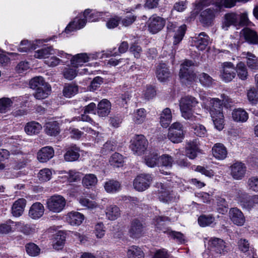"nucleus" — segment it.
I'll use <instances>...</instances> for the list:
<instances>
[{
  "instance_id": "c9c22d12",
  "label": "nucleus",
  "mask_w": 258,
  "mask_h": 258,
  "mask_svg": "<svg viewBox=\"0 0 258 258\" xmlns=\"http://www.w3.org/2000/svg\"><path fill=\"white\" fill-rule=\"evenodd\" d=\"M105 214L108 220L113 221L120 217V210L116 205H109L106 207Z\"/></svg>"
},
{
  "instance_id": "412c9836",
  "label": "nucleus",
  "mask_w": 258,
  "mask_h": 258,
  "mask_svg": "<svg viewBox=\"0 0 258 258\" xmlns=\"http://www.w3.org/2000/svg\"><path fill=\"white\" fill-rule=\"evenodd\" d=\"M229 216L230 220L237 226L244 225L245 219L242 212L236 208H231L229 212Z\"/></svg>"
},
{
  "instance_id": "de8ad7c7",
  "label": "nucleus",
  "mask_w": 258,
  "mask_h": 258,
  "mask_svg": "<svg viewBox=\"0 0 258 258\" xmlns=\"http://www.w3.org/2000/svg\"><path fill=\"white\" fill-rule=\"evenodd\" d=\"M246 196L247 195H243L241 197L238 198V202L243 208H245L248 210H250L251 209L256 208L257 207L255 203L253 202V199L252 197H250L248 201H246L244 199V197H246Z\"/></svg>"
},
{
  "instance_id": "20e7f679",
  "label": "nucleus",
  "mask_w": 258,
  "mask_h": 258,
  "mask_svg": "<svg viewBox=\"0 0 258 258\" xmlns=\"http://www.w3.org/2000/svg\"><path fill=\"white\" fill-rule=\"evenodd\" d=\"M198 103L197 99L190 96L182 97L179 101V107L182 116L186 119H192V109Z\"/></svg>"
},
{
  "instance_id": "bb28decb",
  "label": "nucleus",
  "mask_w": 258,
  "mask_h": 258,
  "mask_svg": "<svg viewBox=\"0 0 258 258\" xmlns=\"http://www.w3.org/2000/svg\"><path fill=\"white\" fill-rule=\"evenodd\" d=\"M80 148L75 145L71 146L64 154V160L67 162H73L80 157Z\"/></svg>"
},
{
  "instance_id": "72a5a7b5",
  "label": "nucleus",
  "mask_w": 258,
  "mask_h": 258,
  "mask_svg": "<svg viewBox=\"0 0 258 258\" xmlns=\"http://www.w3.org/2000/svg\"><path fill=\"white\" fill-rule=\"evenodd\" d=\"M214 0H200L195 4L194 10L191 12V15L189 18V21L194 19L197 16L200 11L204 7H207L211 4L215 5Z\"/></svg>"
},
{
  "instance_id": "052dcab7",
  "label": "nucleus",
  "mask_w": 258,
  "mask_h": 258,
  "mask_svg": "<svg viewBox=\"0 0 258 258\" xmlns=\"http://www.w3.org/2000/svg\"><path fill=\"white\" fill-rule=\"evenodd\" d=\"M52 174V171L50 169L43 168L39 171L38 177L40 181L46 182L51 178Z\"/></svg>"
},
{
  "instance_id": "4468645a",
  "label": "nucleus",
  "mask_w": 258,
  "mask_h": 258,
  "mask_svg": "<svg viewBox=\"0 0 258 258\" xmlns=\"http://www.w3.org/2000/svg\"><path fill=\"white\" fill-rule=\"evenodd\" d=\"M152 178L150 174H142L138 175L134 181L133 186L135 189L143 191L148 188Z\"/></svg>"
},
{
  "instance_id": "603ef678",
  "label": "nucleus",
  "mask_w": 258,
  "mask_h": 258,
  "mask_svg": "<svg viewBox=\"0 0 258 258\" xmlns=\"http://www.w3.org/2000/svg\"><path fill=\"white\" fill-rule=\"evenodd\" d=\"M31 88L37 90L38 88H42L45 85H49L46 83L42 77H36L31 80L29 83Z\"/></svg>"
},
{
  "instance_id": "4be33fe9",
  "label": "nucleus",
  "mask_w": 258,
  "mask_h": 258,
  "mask_svg": "<svg viewBox=\"0 0 258 258\" xmlns=\"http://www.w3.org/2000/svg\"><path fill=\"white\" fill-rule=\"evenodd\" d=\"M238 247L239 249L242 252L247 255V258H258L253 248L250 247L249 243L245 239H240L238 241Z\"/></svg>"
},
{
  "instance_id": "b1692460",
  "label": "nucleus",
  "mask_w": 258,
  "mask_h": 258,
  "mask_svg": "<svg viewBox=\"0 0 258 258\" xmlns=\"http://www.w3.org/2000/svg\"><path fill=\"white\" fill-rule=\"evenodd\" d=\"M212 151L213 156L218 160H223L227 157V149L221 143L215 144L212 149Z\"/></svg>"
},
{
  "instance_id": "a18cd8bd",
  "label": "nucleus",
  "mask_w": 258,
  "mask_h": 258,
  "mask_svg": "<svg viewBox=\"0 0 258 258\" xmlns=\"http://www.w3.org/2000/svg\"><path fill=\"white\" fill-rule=\"evenodd\" d=\"M216 8L215 10L208 8L201 12L200 21L204 24H208L210 21L215 17V15L217 12Z\"/></svg>"
},
{
  "instance_id": "5fc2aeb1",
  "label": "nucleus",
  "mask_w": 258,
  "mask_h": 258,
  "mask_svg": "<svg viewBox=\"0 0 258 258\" xmlns=\"http://www.w3.org/2000/svg\"><path fill=\"white\" fill-rule=\"evenodd\" d=\"M247 189L255 192H258V176L250 177L246 181Z\"/></svg>"
},
{
  "instance_id": "58836bf2",
  "label": "nucleus",
  "mask_w": 258,
  "mask_h": 258,
  "mask_svg": "<svg viewBox=\"0 0 258 258\" xmlns=\"http://www.w3.org/2000/svg\"><path fill=\"white\" fill-rule=\"evenodd\" d=\"M66 240V234L64 232L59 231L56 233L53 241V247L54 249L59 250L61 249Z\"/></svg>"
},
{
  "instance_id": "dca6fc26",
  "label": "nucleus",
  "mask_w": 258,
  "mask_h": 258,
  "mask_svg": "<svg viewBox=\"0 0 258 258\" xmlns=\"http://www.w3.org/2000/svg\"><path fill=\"white\" fill-rule=\"evenodd\" d=\"M231 175L235 180L242 179L245 175L246 167L244 164L237 162L230 166Z\"/></svg>"
},
{
  "instance_id": "aec40b11",
  "label": "nucleus",
  "mask_w": 258,
  "mask_h": 258,
  "mask_svg": "<svg viewBox=\"0 0 258 258\" xmlns=\"http://www.w3.org/2000/svg\"><path fill=\"white\" fill-rule=\"evenodd\" d=\"M84 220V216L77 211L69 212L65 216L66 221L72 226H79Z\"/></svg>"
},
{
  "instance_id": "5701e85b",
  "label": "nucleus",
  "mask_w": 258,
  "mask_h": 258,
  "mask_svg": "<svg viewBox=\"0 0 258 258\" xmlns=\"http://www.w3.org/2000/svg\"><path fill=\"white\" fill-rule=\"evenodd\" d=\"M44 212L43 205L39 202H36L30 207L29 216L33 219H38L43 215Z\"/></svg>"
},
{
  "instance_id": "ddd939ff",
  "label": "nucleus",
  "mask_w": 258,
  "mask_h": 258,
  "mask_svg": "<svg viewBox=\"0 0 258 258\" xmlns=\"http://www.w3.org/2000/svg\"><path fill=\"white\" fill-rule=\"evenodd\" d=\"M167 28L168 32H174L173 36V44L177 45L179 43L184 36L186 30V26L183 24L179 27H177L175 23L169 22L167 24Z\"/></svg>"
},
{
  "instance_id": "2f4dec72",
  "label": "nucleus",
  "mask_w": 258,
  "mask_h": 258,
  "mask_svg": "<svg viewBox=\"0 0 258 258\" xmlns=\"http://www.w3.org/2000/svg\"><path fill=\"white\" fill-rule=\"evenodd\" d=\"M96 107V104L92 102L86 106L84 109V114H82L81 119L83 121H88L96 127H99L98 123H96L88 115V113L95 114L94 111Z\"/></svg>"
},
{
  "instance_id": "774afa93",
  "label": "nucleus",
  "mask_w": 258,
  "mask_h": 258,
  "mask_svg": "<svg viewBox=\"0 0 258 258\" xmlns=\"http://www.w3.org/2000/svg\"><path fill=\"white\" fill-rule=\"evenodd\" d=\"M25 247L27 253L29 255L33 256L37 255L40 251V249L38 246L33 243L27 244Z\"/></svg>"
},
{
  "instance_id": "49530a36",
  "label": "nucleus",
  "mask_w": 258,
  "mask_h": 258,
  "mask_svg": "<svg viewBox=\"0 0 258 258\" xmlns=\"http://www.w3.org/2000/svg\"><path fill=\"white\" fill-rule=\"evenodd\" d=\"M104 187L107 192L114 193L120 190V184L117 181L110 180L105 182Z\"/></svg>"
},
{
  "instance_id": "f704fd0d",
  "label": "nucleus",
  "mask_w": 258,
  "mask_h": 258,
  "mask_svg": "<svg viewBox=\"0 0 258 258\" xmlns=\"http://www.w3.org/2000/svg\"><path fill=\"white\" fill-rule=\"evenodd\" d=\"M97 183L98 178L97 176L94 174H86L82 178V185L87 189H90L95 186Z\"/></svg>"
},
{
  "instance_id": "9b49d317",
  "label": "nucleus",
  "mask_w": 258,
  "mask_h": 258,
  "mask_svg": "<svg viewBox=\"0 0 258 258\" xmlns=\"http://www.w3.org/2000/svg\"><path fill=\"white\" fill-rule=\"evenodd\" d=\"M165 22L164 18L153 15L149 18L147 22L148 31L152 34H156L164 28Z\"/></svg>"
},
{
  "instance_id": "7ed1b4c3",
  "label": "nucleus",
  "mask_w": 258,
  "mask_h": 258,
  "mask_svg": "<svg viewBox=\"0 0 258 258\" xmlns=\"http://www.w3.org/2000/svg\"><path fill=\"white\" fill-rule=\"evenodd\" d=\"M248 23L247 13L240 14L234 12L228 13L224 16L222 27L225 30H227L230 26H234L238 29L240 27L247 25Z\"/></svg>"
},
{
  "instance_id": "3c124183",
  "label": "nucleus",
  "mask_w": 258,
  "mask_h": 258,
  "mask_svg": "<svg viewBox=\"0 0 258 258\" xmlns=\"http://www.w3.org/2000/svg\"><path fill=\"white\" fill-rule=\"evenodd\" d=\"M246 55V63L248 67L252 70H258L257 58H255V56L250 52H247Z\"/></svg>"
},
{
  "instance_id": "f03ea898",
  "label": "nucleus",
  "mask_w": 258,
  "mask_h": 258,
  "mask_svg": "<svg viewBox=\"0 0 258 258\" xmlns=\"http://www.w3.org/2000/svg\"><path fill=\"white\" fill-rule=\"evenodd\" d=\"M110 16L108 12H98L94 10H86L83 14L75 18L74 21L69 23L65 29L64 33L70 34L72 32L83 28L87 22H93L99 20H105Z\"/></svg>"
},
{
  "instance_id": "6ab92c4d",
  "label": "nucleus",
  "mask_w": 258,
  "mask_h": 258,
  "mask_svg": "<svg viewBox=\"0 0 258 258\" xmlns=\"http://www.w3.org/2000/svg\"><path fill=\"white\" fill-rule=\"evenodd\" d=\"M128 233L133 238H139L144 234V227L140 221L134 220L131 224Z\"/></svg>"
},
{
  "instance_id": "2eb2a0df",
  "label": "nucleus",
  "mask_w": 258,
  "mask_h": 258,
  "mask_svg": "<svg viewBox=\"0 0 258 258\" xmlns=\"http://www.w3.org/2000/svg\"><path fill=\"white\" fill-rule=\"evenodd\" d=\"M220 77L221 79L226 83L231 81L234 78L235 68L231 62H226L223 63Z\"/></svg>"
},
{
  "instance_id": "cd10ccee",
  "label": "nucleus",
  "mask_w": 258,
  "mask_h": 258,
  "mask_svg": "<svg viewBox=\"0 0 258 258\" xmlns=\"http://www.w3.org/2000/svg\"><path fill=\"white\" fill-rule=\"evenodd\" d=\"M111 105L107 99H102L97 106V114L99 117H105L107 116L110 112Z\"/></svg>"
},
{
  "instance_id": "c756f323",
  "label": "nucleus",
  "mask_w": 258,
  "mask_h": 258,
  "mask_svg": "<svg viewBox=\"0 0 258 258\" xmlns=\"http://www.w3.org/2000/svg\"><path fill=\"white\" fill-rule=\"evenodd\" d=\"M26 205V201L24 199H19L13 204L12 208V213L15 217L21 216L24 211Z\"/></svg>"
},
{
  "instance_id": "4c0bfd02",
  "label": "nucleus",
  "mask_w": 258,
  "mask_h": 258,
  "mask_svg": "<svg viewBox=\"0 0 258 258\" xmlns=\"http://www.w3.org/2000/svg\"><path fill=\"white\" fill-rule=\"evenodd\" d=\"M232 117L236 122H244L248 119V115L244 109L237 108L233 110Z\"/></svg>"
},
{
  "instance_id": "09e8293b",
  "label": "nucleus",
  "mask_w": 258,
  "mask_h": 258,
  "mask_svg": "<svg viewBox=\"0 0 258 258\" xmlns=\"http://www.w3.org/2000/svg\"><path fill=\"white\" fill-rule=\"evenodd\" d=\"M13 100L10 98L3 97L0 99V112L6 113L13 107Z\"/></svg>"
},
{
  "instance_id": "bf43d9fd",
  "label": "nucleus",
  "mask_w": 258,
  "mask_h": 258,
  "mask_svg": "<svg viewBox=\"0 0 258 258\" xmlns=\"http://www.w3.org/2000/svg\"><path fill=\"white\" fill-rule=\"evenodd\" d=\"M80 205L88 209H94L97 207V204L93 201L90 200L86 197L81 196L78 199Z\"/></svg>"
},
{
  "instance_id": "c85d7f7f",
  "label": "nucleus",
  "mask_w": 258,
  "mask_h": 258,
  "mask_svg": "<svg viewBox=\"0 0 258 258\" xmlns=\"http://www.w3.org/2000/svg\"><path fill=\"white\" fill-rule=\"evenodd\" d=\"M194 45L200 50H205L208 45L209 41V36L205 33L202 32L195 37Z\"/></svg>"
},
{
  "instance_id": "6e6d98bb",
  "label": "nucleus",
  "mask_w": 258,
  "mask_h": 258,
  "mask_svg": "<svg viewBox=\"0 0 258 258\" xmlns=\"http://www.w3.org/2000/svg\"><path fill=\"white\" fill-rule=\"evenodd\" d=\"M146 164L150 167H154L159 165V157L157 153H151L145 159Z\"/></svg>"
},
{
  "instance_id": "6e6552de",
  "label": "nucleus",
  "mask_w": 258,
  "mask_h": 258,
  "mask_svg": "<svg viewBox=\"0 0 258 258\" xmlns=\"http://www.w3.org/2000/svg\"><path fill=\"white\" fill-rule=\"evenodd\" d=\"M130 148L134 153L137 155L143 154L146 151L148 142L142 135L135 136L131 141Z\"/></svg>"
},
{
  "instance_id": "393cba45",
  "label": "nucleus",
  "mask_w": 258,
  "mask_h": 258,
  "mask_svg": "<svg viewBox=\"0 0 258 258\" xmlns=\"http://www.w3.org/2000/svg\"><path fill=\"white\" fill-rule=\"evenodd\" d=\"M54 156V150L51 147L47 146L41 149L37 153V159L41 163L46 162Z\"/></svg>"
},
{
  "instance_id": "4d7b16f0",
  "label": "nucleus",
  "mask_w": 258,
  "mask_h": 258,
  "mask_svg": "<svg viewBox=\"0 0 258 258\" xmlns=\"http://www.w3.org/2000/svg\"><path fill=\"white\" fill-rule=\"evenodd\" d=\"M173 158L167 154H164L159 157V164L161 166L170 168L173 163Z\"/></svg>"
},
{
  "instance_id": "f8f14e48",
  "label": "nucleus",
  "mask_w": 258,
  "mask_h": 258,
  "mask_svg": "<svg viewBox=\"0 0 258 258\" xmlns=\"http://www.w3.org/2000/svg\"><path fill=\"white\" fill-rule=\"evenodd\" d=\"M207 246L208 249L217 253L224 254L227 251L226 242L219 238H211L208 240Z\"/></svg>"
},
{
  "instance_id": "79ce46f5",
  "label": "nucleus",
  "mask_w": 258,
  "mask_h": 258,
  "mask_svg": "<svg viewBox=\"0 0 258 258\" xmlns=\"http://www.w3.org/2000/svg\"><path fill=\"white\" fill-rule=\"evenodd\" d=\"M125 158L118 153L112 155L109 159L110 165L114 167H120L123 166Z\"/></svg>"
},
{
  "instance_id": "473e14b6",
  "label": "nucleus",
  "mask_w": 258,
  "mask_h": 258,
  "mask_svg": "<svg viewBox=\"0 0 258 258\" xmlns=\"http://www.w3.org/2000/svg\"><path fill=\"white\" fill-rule=\"evenodd\" d=\"M159 186L161 187V189L159 190V198L161 201L167 203L174 200L175 198L174 195L171 193L164 184L160 183Z\"/></svg>"
},
{
  "instance_id": "423d86ee",
  "label": "nucleus",
  "mask_w": 258,
  "mask_h": 258,
  "mask_svg": "<svg viewBox=\"0 0 258 258\" xmlns=\"http://www.w3.org/2000/svg\"><path fill=\"white\" fill-rule=\"evenodd\" d=\"M52 55H56L60 58L69 59L71 56V54L68 53L63 50L54 49L52 46H48L39 49L35 51L34 57L38 59H43L44 60Z\"/></svg>"
},
{
  "instance_id": "f257e3e1",
  "label": "nucleus",
  "mask_w": 258,
  "mask_h": 258,
  "mask_svg": "<svg viewBox=\"0 0 258 258\" xmlns=\"http://www.w3.org/2000/svg\"><path fill=\"white\" fill-rule=\"evenodd\" d=\"M201 98L203 100V105L210 112L213 123L216 129H223L224 115L222 112L223 104L227 102V96L224 94L221 95L222 100L217 98H205L200 95Z\"/></svg>"
},
{
  "instance_id": "338daca9",
  "label": "nucleus",
  "mask_w": 258,
  "mask_h": 258,
  "mask_svg": "<svg viewBox=\"0 0 258 258\" xmlns=\"http://www.w3.org/2000/svg\"><path fill=\"white\" fill-rule=\"evenodd\" d=\"M201 84L205 87H209L211 85L213 81L212 78L207 74L202 73L198 76Z\"/></svg>"
},
{
  "instance_id": "a19ab883",
  "label": "nucleus",
  "mask_w": 258,
  "mask_h": 258,
  "mask_svg": "<svg viewBox=\"0 0 258 258\" xmlns=\"http://www.w3.org/2000/svg\"><path fill=\"white\" fill-rule=\"evenodd\" d=\"M126 256L127 258H144V253L139 246L132 245L128 248Z\"/></svg>"
},
{
  "instance_id": "69168bd1",
  "label": "nucleus",
  "mask_w": 258,
  "mask_h": 258,
  "mask_svg": "<svg viewBox=\"0 0 258 258\" xmlns=\"http://www.w3.org/2000/svg\"><path fill=\"white\" fill-rule=\"evenodd\" d=\"M69 182H74L80 180L82 176V173L75 169L70 170L68 171Z\"/></svg>"
},
{
  "instance_id": "9d476101",
  "label": "nucleus",
  "mask_w": 258,
  "mask_h": 258,
  "mask_svg": "<svg viewBox=\"0 0 258 258\" xmlns=\"http://www.w3.org/2000/svg\"><path fill=\"white\" fill-rule=\"evenodd\" d=\"M193 64V62L190 60H185L181 64L179 76L182 82L186 83V82H191L195 80L196 75L190 70V67Z\"/></svg>"
},
{
  "instance_id": "f3484780",
  "label": "nucleus",
  "mask_w": 258,
  "mask_h": 258,
  "mask_svg": "<svg viewBox=\"0 0 258 258\" xmlns=\"http://www.w3.org/2000/svg\"><path fill=\"white\" fill-rule=\"evenodd\" d=\"M199 146V142L197 139L187 142L185 148L186 156L191 159H195L201 153Z\"/></svg>"
},
{
  "instance_id": "0e129e2a",
  "label": "nucleus",
  "mask_w": 258,
  "mask_h": 258,
  "mask_svg": "<svg viewBox=\"0 0 258 258\" xmlns=\"http://www.w3.org/2000/svg\"><path fill=\"white\" fill-rule=\"evenodd\" d=\"M16 230L20 231L26 234H29L34 231V229L30 225H24L21 222L16 223Z\"/></svg>"
},
{
  "instance_id": "a211bd4d",
  "label": "nucleus",
  "mask_w": 258,
  "mask_h": 258,
  "mask_svg": "<svg viewBox=\"0 0 258 258\" xmlns=\"http://www.w3.org/2000/svg\"><path fill=\"white\" fill-rule=\"evenodd\" d=\"M44 41V40L40 39L32 41L24 40L21 42L18 49L21 52H27L40 46Z\"/></svg>"
},
{
  "instance_id": "c03bdc74",
  "label": "nucleus",
  "mask_w": 258,
  "mask_h": 258,
  "mask_svg": "<svg viewBox=\"0 0 258 258\" xmlns=\"http://www.w3.org/2000/svg\"><path fill=\"white\" fill-rule=\"evenodd\" d=\"M51 88L49 85H45L42 88L36 90L34 97L39 100L44 99L47 98L51 93Z\"/></svg>"
},
{
  "instance_id": "37998d69",
  "label": "nucleus",
  "mask_w": 258,
  "mask_h": 258,
  "mask_svg": "<svg viewBox=\"0 0 258 258\" xmlns=\"http://www.w3.org/2000/svg\"><path fill=\"white\" fill-rule=\"evenodd\" d=\"M78 87L73 83L66 84L62 91L63 95L67 98H71L78 93Z\"/></svg>"
},
{
  "instance_id": "39448f33",
  "label": "nucleus",
  "mask_w": 258,
  "mask_h": 258,
  "mask_svg": "<svg viewBox=\"0 0 258 258\" xmlns=\"http://www.w3.org/2000/svg\"><path fill=\"white\" fill-rule=\"evenodd\" d=\"M70 59L71 64L77 68L82 67L84 63L93 60H96L103 57L104 53L95 52L93 53H81L72 55Z\"/></svg>"
},
{
  "instance_id": "8fccbe9b",
  "label": "nucleus",
  "mask_w": 258,
  "mask_h": 258,
  "mask_svg": "<svg viewBox=\"0 0 258 258\" xmlns=\"http://www.w3.org/2000/svg\"><path fill=\"white\" fill-rule=\"evenodd\" d=\"M146 116V111L144 108L137 109L134 113L133 121L136 124H141Z\"/></svg>"
},
{
  "instance_id": "ea45409f",
  "label": "nucleus",
  "mask_w": 258,
  "mask_h": 258,
  "mask_svg": "<svg viewBox=\"0 0 258 258\" xmlns=\"http://www.w3.org/2000/svg\"><path fill=\"white\" fill-rule=\"evenodd\" d=\"M184 135L185 133L183 130H169L168 137L172 142L178 143L182 142Z\"/></svg>"
},
{
  "instance_id": "0eeeda50",
  "label": "nucleus",
  "mask_w": 258,
  "mask_h": 258,
  "mask_svg": "<svg viewBox=\"0 0 258 258\" xmlns=\"http://www.w3.org/2000/svg\"><path fill=\"white\" fill-rule=\"evenodd\" d=\"M170 220V219H169V218L166 217L159 216L154 220V223L157 229L162 230L163 232L166 233L171 238L176 240V241L178 243H182L184 242L185 241L184 236L181 233L172 231L170 229L164 230V229L162 228V226H163L164 222L166 221Z\"/></svg>"
},
{
  "instance_id": "680f3d73",
  "label": "nucleus",
  "mask_w": 258,
  "mask_h": 258,
  "mask_svg": "<svg viewBox=\"0 0 258 258\" xmlns=\"http://www.w3.org/2000/svg\"><path fill=\"white\" fill-rule=\"evenodd\" d=\"M215 221V218L211 215H202L198 218V223L202 227L210 225Z\"/></svg>"
},
{
  "instance_id": "1a4fd4ad",
  "label": "nucleus",
  "mask_w": 258,
  "mask_h": 258,
  "mask_svg": "<svg viewBox=\"0 0 258 258\" xmlns=\"http://www.w3.org/2000/svg\"><path fill=\"white\" fill-rule=\"evenodd\" d=\"M66 205V200L60 195H54L47 199L46 207L49 211L58 213L61 212Z\"/></svg>"
},
{
  "instance_id": "a878e982",
  "label": "nucleus",
  "mask_w": 258,
  "mask_h": 258,
  "mask_svg": "<svg viewBox=\"0 0 258 258\" xmlns=\"http://www.w3.org/2000/svg\"><path fill=\"white\" fill-rule=\"evenodd\" d=\"M156 75L160 82H164L170 77V72L165 63H160L157 66Z\"/></svg>"
},
{
  "instance_id": "864d4df0",
  "label": "nucleus",
  "mask_w": 258,
  "mask_h": 258,
  "mask_svg": "<svg viewBox=\"0 0 258 258\" xmlns=\"http://www.w3.org/2000/svg\"><path fill=\"white\" fill-rule=\"evenodd\" d=\"M16 223L9 220L6 223L0 224V233H8L16 230Z\"/></svg>"
},
{
  "instance_id": "13d9d810",
  "label": "nucleus",
  "mask_w": 258,
  "mask_h": 258,
  "mask_svg": "<svg viewBox=\"0 0 258 258\" xmlns=\"http://www.w3.org/2000/svg\"><path fill=\"white\" fill-rule=\"evenodd\" d=\"M44 62L48 67L52 68L55 67L60 64H64L66 63L65 61L54 55L52 56H49L47 59L44 60Z\"/></svg>"
},
{
  "instance_id": "7c9ffc66",
  "label": "nucleus",
  "mask_w": 258,
  "mask_h": 258,
  "mask_svg": "<svg viewBox=\"0 0 258 258\" xmlns=\"http://www.w3.org/2000/svg\"><path fill=\"white\" fill-rule=\"evenodd\" d=\"M171 110L169 108L164 109L160 114V123L163 128H167L172 120Z\"/></svg>"
},
{
  "instance_id": "e433bc0d",
  "label": "nucleus",
  "mask_w": 258,
  "mask_h": 258,
  "mask_svg": "<svg viewBox=\"0 0 258 258\" xmlns=\"http://www.w3.org/2000/svg\"><path fill=\"white\" fill-rule=\"evenodd\" d=\"M78 73L77 68L72 65H67L62 69L63 77L68 80H73L77 76Z\"/></svg>"
},
{
  "instance_id": "e2e57ef3",
  "label": "nucleus",
  "mask_w": 258,
  "mask_h": 258,
  "mask_svg": "<svg viewBox=\"0 0 258 258\" xmlns=\"http://www.w3.org/2000/svg\"><path fill=\"white\" fill-rule=\"evenodd\" d=\"M236 72L239 79L243 80L247 79L248 73L244 63L240 62L237 64Z\"/></svg>"
}]
</instances>
